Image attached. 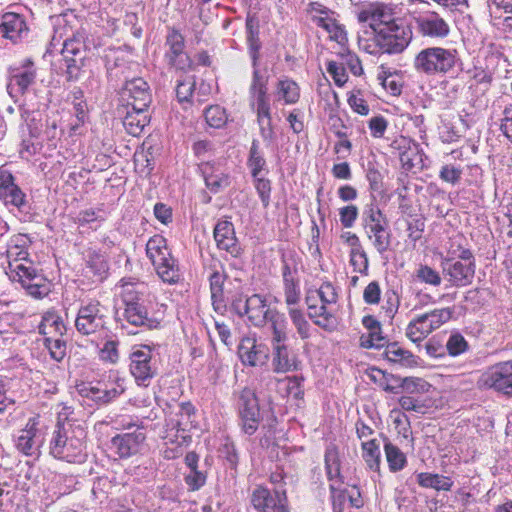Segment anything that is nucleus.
Instances as JSON below:
<instances>
[{
  "mask_svg": "<svg viewBox=\"0 0 512 512\" xmlns=\"http://www.w3.org/2000/svg\"><path fill=\"white\" fill-rule=\"evenodd\" d=\"M339 55L342 59V65L347 66L355 76H360L363 73L361 61L356 54L349 50H344Z\"/></svg>",
  "mask_w": 512,
  "mask_h": 512,
  "instance_id": "obj_57",
  "label": "nucleus"
},
{
  "mask_svg": "<svg viewBox=\"0 0 512 512\" xmlns=\"http://www.w3.org/2000/svg\"><path fill=\"white\" fill-rule=\"evenodd\" d=\"M119 95L124 108L148 109L152 102L150 87L143 78L127 80Z\"/></svg>",
  "mask_w": 512,
  "mask_h": 512,
  "instance_id": "obj_17",
  "label": "nucleus"
},
{
  "mask_svg": "<svg viewBox=\"0 0 512 512\" xmlns=\"http://www.w3.org/2000/svg\"><path fill=\"white\" fill-rule=\"evenodd\" d=\"M124 392V387L121 384H117L116 386L110 389H100L97 387H91L87 396L92 398L98 403L106 404L117 398Z\"/></svg>",
  "mask_w": 512,
  "mask_h": 512,
  "instance_id": "obj_45",
  "label": "nucleus"
},
{
  "mask_svg": "<svg viewBox=\"0 0 512 512\" xmlns=\"http://www.w3.org/2000/svg\"><path fill=\"white\" fill-rule=\"evenodd\" d=\"M202 172L205 184L212 193H218L230 184L229 176L220 164L206 162L202 165Z\"/></svg>",
  "mask_w": 512,
  "mask_h": 512,
  "instance_id": "obj_28",
  "label": "nucleus"
},
{
  "mask_svg": "<svg viewBox=\"0 0 512 512\" xmlns=\"http://www.w3.org/2000/svg\"><path fill=\"white\" fill-rule=\"evenodd\" d=\"M38 329L39 333L45 337H62L66 332V326L61 316L54 310L43 314Z\"/></svg>",
  "mask_w": 512,
  "mask_h": 512,
  "instance_id": "obj_33",
  "label": "nucleus"
},
{
  "mask_svg": "<svg viewBox=\"0 0 512 512\" xmlns=\"http://www.w3.org/2000/svg\"><path fill=\"white\" fill-rule=\"evenodd\" d=\"M416 277L419 281L431 286H439L442 281L440 274L428 265H420L416 271Z\"/></svg>",
  "mask_w": 512,
  "mask_h": 512,
  "instance_id": "obj_50",
  "label": "nucleus"
},
{
  "mask_svg": "<svg viewBox=\"0 0 512 512\" xmlns=\"http://www.w3.org/2000/svg\"><path fill=\"white\" fill-rule=\"evenodd\" d=\"M119 342L108 340L99 351V357L102 361L110 364H116L119 360Z\"/></svg>",
  "mask_w": 512,
  "mask_h": 512,
  "instance_id": "obj_51",
  "label": "nucleus"
},
{
  "mask_svg": "<svg viewBox=\"0 0 512 512\" xmlns=\"http://www.w3.org/2000/svg\"><path fill=\"white\" fill-rule=\"evenodd\" d=\"M29 242V238L24 234L11 238L6 250L8 258L6 274L12 281L19 282L30 296L42 299L50 293L51 284L28 260Z\"/></svg>",
  "mask_w": 512,
  "mask_h": 512,
  "instance_id": "obj_1",
  "label": "nucleus"
},
{
  "mask_svg": "<svg viewBox=\"0 0 512 512\" xmlns=\"http://www.w3.org/2000/svg\"><path fill=\"white\" fill-rule=\"evenodd\" d=\"M399 405L405 411H414L424 414L428 406L424 401L412 396H402L399 398Z\"/></svg>",
  "mask_w": 512,
  "mask_h": 512,
  "instance_id": "obj_59",
  "label": "nucleus"
},
{
  "mask_svg": "<svg viewBox=\"0 0 512 512\" xmlns=\"http://www.w3.org/2000/svg\"><path fill=\"white\" fill-rule=\"evenodd\" d=\"M206 122L213 128H221L227 122V114L224 108L219 105H212L205 110Z\"/></svg>",
  "mask_w": 512,
  "mask_h": 512,
  "instance_id": "obj_47",
  "label": "nucleus"
},
{
  "mask_svg": "<svg viewBox=\"0 0 512 512\" xmlns=\"http://www.w3.org/2000/svg\"><path fill=\"white\" fill-rule=\"evenodd\" d=\"M285 303L288 307L295 306L300 300L299 279L291 278L283 280Z\"/></svg>",
  "mask_w": 512,
  "mask_h": 512,
  "instance_id": "obj_49",
  "label": "nucleus"
},
{
  "mask_svg": "<svg viewBox=\"0 0 512 512\" xmlns=\"http://www.w3.org/2000/svg\"><path fill=\"white\" fill-rule=\"evenodd\" d=\"M387 217L382 213L380 208L373 202L367 204L362 212V225L364 229L388 225Z\"/></svg>",
  "mask_w": 512,
  "mask_h": 512,
  "instance_id": "obj_42",
  "label": "nucleus"
},
{
  "mask_svg": "<svg viewBox=\"0 0 512 512\" xmlns=\"http://www.w3.org/2000/svg\"><path fill=\"white\" fill-rule=\"evenodd\" d=\"M276 96L278 101L287 105L295 104L300 98V88L292 79H280L276 85Z\"/></svg>",
  "mask_w": 512,
  "mask_h": 512,
  "instance_id": "obj_39",
  "label": "nucleus"
},
{
  "mask_svg": "<svg viewBox=\"0 0 512 512\" xmlns=\"http://www.w3.org/2000/svg\"><path fill=\"white\" fill-rule=\"evenodd\" d=\"M324 305L335 304L338 300V293L331 282H324L314 291Z\"/></svg>",
  "mask_w": 512,
  "mask_h": 512,
  "instance_id": "obj_55",
  "label": "nucleus"
},
{
  "mask_svg": "<svg viewBox=\"0 0 512 512\" xmlns=\"http://www.w3.org/2000/svg\"><path fill=\"white\" fill-rule=\"evenodd\" d=\"M164 58L169 67L185 71L191 67L192 61L185 51V39L179 30L169 28L166 35Z\"/></svg>",
  "mask_w": 512,
  "mask_h": 512,
  "instance_id": "obj_18",
  "label": "nucleus"
},
{
  "mask_svg": "<svg viewBox=\"0 0 512 512\" xmlns=\"http://www.w3.org/2000/svg\"><path fill=\"white\" fill-rule=\"evenodd\" d=\"M254 179V187L258 193V196L262 202L264 208H267L270 204L271 194V182L267 178L256 176Z\"/></svg>",
  "mask_w": 512,
  "mask_h": 512,
  "instance_id": "obj_52",
  "label": "nucleus"
},
{
  "mask_svg": "<svg viewBox=\"0 0 512 512\" xmlns=\"http://www.w3.org/2000/svg\"><path fill=\"white\" fill-rule=\"evenodd\" d=\"M144 427L118 434L111 439L112 448L120 458H129L140 453L145 447Z\"/></svg>",
  "mask_w": 512,
  "mask_h": 512,
  "instance_id": "obj_20",
  "label": "nucleus"
},
{
  "mask_svg": "<svg viewBox=\"0 0 512 512\" xmlns=\"http://www.w3.org/2000/svg\"><path fill=\"white\" fill-rule=\"evenodd\" d=\"M419 32L430 38H445L450 33L448 22L436 12H426L416 19Z\"/></svg>",
  "mask_w": 512,
  "mask_h": 512,
  "instance_id": "obj_24",
  "label": "nucleus"
},
{
  "mask_svg": "<svg viewBox=\"0 0 512 512\" xmlns=\"http://www.w3.org/2000/svg\"><path fill=\"white\" fill-rule=\"evenodd\" d=\"M251 504L258 512H288L287 497L284 491L258 486L251 494Z\"/></svg>",
  "mask_w": 512,
  "mask_h": 512,
  "instance_id": "obj_19",
  "label": "nucleus"
},
{
  "mask_svg": "<svg viewBox=\"0 0 512 512\" xmlns=\"http://www.w3.org/2000/svg\"><path fill=\"white\" fill-rule=\"evenodd\" d=\"M457 61L456 49L427 47L415 56L413 67L416 72L427 76L445 75L455 68Z\"/></svg>",
  "mask_w": 512,
  "mask_h": 512,
  "instance_id": "obj_4",
  "label": "nucleus"
},
{
  "mask_svg": "<svg viewBox=\"0 0 512 512\" xmlns=\"http://www.w3.org/2000/svg\"><path fill=\"white\" fill-rule=\"evenodd\" d=\"M195 87V81L192 77H185L177 81L176 96L179 102L189 101Z\"/></svg>",
  "mask_w": 512,
  "mask_h": 512,
  "instance_id": "obj_56",
  "label": "nucleus"
},
{
  "mask_svg": "<svg viewBox=\"0 0 512 512\" xmlns=\"http://www.w3.org/2000/svg\"><path fill=\"white\" fill-rule=\"evenodd\" d=\"M423 315L424 318L427 320L428 324L430 325L431 329L434 331L440 328L443 324H445L451 319L453 315V309L449 307L434 309L432 311L424 313Z\"/></svg>",
  "mask_w": 512,
  "mask_h": 512,
  "instance_id": "obj_46",
  "label": "nucleus"
},
{
  "mask_svg": "<svg viewBox=\"0 0 512 512\" xmlns=\"http://www.w3.org/2000/svg\"><path fill=\"white\" fill-rule=\"evenodd\" d=\"M270 334V343L288 342L289 340V324L284 313L276 308L270 312L267 322L264 326Z\"/></svg>",
  "mask_w": 512,
  "mask_h": 512,
  "instance_id": "obj_27",
  "label": "nucleus"
},
{
  "mask_svg": "<svg viewBox=\"0 0 512 512\" xmlns=\"http://www.w3.org/2000/svg\"><path fill=\"white\" fill-rule=\"evenodd\" d=\"M364 230L366 236L372 242L373 247L379 254L383 255L390 249L392 233L389 228V224L384 226H371Z\"/></svg>",
  "mask_w": 512,
  "mask_h": 512,
  "instance_id": "obj_34",
  "label": "nucleus"
},
{
  "mask_svg": "<svg viewBox=\"0 0 512 512\" xmlns=\"http://www.w3.org/2000/svg\"><path fill=\"white\" fill-rule=\"evenodd\" d=\"M35 78L34 63L30 59H25L19 67L13 69L8 88L14 89L16 86L19 92L24 93L34 83Z\"/></svg>",
  "mask_w": 512,
  "mask_h": 512,
  "instance_id": "obj_29",
  "label": "nucleus"
},
{
  "mask_svg": "<svg viewBox=\"0 0 512 512\" xmlns=\"http://www.w3.org/2000/svg\"><path fill=\"white\" fill-rule=\"evenodd\" d=\"M271 345V365L275 373H287L297 371L301 362L296 353L289 348L287 342H274Z\"/></svg>",
  "mask_w": 512,
  "mask_h": 512,
  "instance_id": "obj_21",
  "label": "nucleus"
},
{
  "mask_svg": "<svg viewBox=\"0 0 512 512\" xmlns=\"http://www.w3.org/2000/svg\"><path fill=\"white\" fill-rule=\"evenodd\" d=\"M213 234L217 247L220 250L226 251L235 258L241 254L242 249L235 236L234 225L232 222L228 220L218 221Z\"/></svg>",
  "mask_w": 512,
  "mask_h": 512,
  "instance_id": "obj_23",
  "label": "nucleus"
},
{
  "mask_svg": "<svg viewBox=\"0 0 512 512\" xmlns=\"http://www.w3.org/2000/svg\"><path fill=\"white\" fill-rule=\"evenodd\" d=\"M231 307L233 311L240 317L246 316L249 322L259 328H263L267 322V317L274 308H271L267 302V298L261 294H253L251 296H236Z\"/></svg>",
  "mask_w": 512,
  "mask_h": 512,
  "instance_id": "obj_9",
  "label": "nucleus"
},
{
  "mask_svg": "<svg viewBox=\"0 0 512 512\" xmlns=\"http://www.w3.org/2000/svg\"><path fill=\"white\" fill-rule=\"evenodd\" d=\"M363 459L367 466L373 471H379L381 462L380 447L375 439L362 442Z\"/></svg>",
  "mask_w": 512,
  "mask_h": 512,
  "instance_id": "obj_43",
  "label": "nucleus"
},
{
  "mask_svg": "<svg viewBox=\"0 0 512 512\" xmlns=\"http://www.w3.org/2000/svg\"><path fill=\"white\" fill-rule=\"evenodd\" d=\"M327 72L332 76L335 84L339 87H342L348 80L342 63L339 64L335 61H329L327 63Z\"/></svg>",
  "mask_w": 512,
  "mask_h": 512,
  "instance_id": "obj_63",
  "label": "nucleus"
},
{
  "mask_svg": "<svg viewBox=\"0 0 512 512\" xmlns=\"http://www.w3.org/2000/svg\"><path fill=\"white\" fill-rule=\"evenodd\" d=\"M238 355L245 365L261 366L269 360V348L254 338L245 337L238 346Z\"/></svg>",
  "mask_w": 512,
  "mask_h": 512,
  "instance_id": "obj_22",
  "label": "nucleus"
},
{
  "mask_svg": "<svg viewBox=\"0 0 512 512\" xmlns=\"http://www.w3.org/2000/svg\"><path fill=\"white\" fill-rule=\"evenodd\" d=\"M443 273L452 286L464 287L472 283L475 275V259L469 249L460 251L457 258L442 261Z\"/></svg>",
  "mask_w": 512,
  "mask_h": 512,
  "instance_id": "obj_10",
  "label": "nucleus"
},
{
  "mask_svg": "<svg viewBox=\"0 0 512 512\" xmlns=\"http://www.w3.org/2000/svg\"><path fill=\"white\" fill-rule=\"evenodd\" d=\"M25 29V22L16 13H6L0 23V34L12 41H16Z\"/></svg>",
  "mask_w": 512,
  "mask_h": 512,
  "instance_id": "obj_35",
  "label": "nucleus"
},
{
  "mask_svg": "<svg viewBox=\"0 0 512 512\" xmlns=\"http://www.w3.org/2000/svg\"><path fill=\"white\" fill-rule=\"evenodd\" d=\"M104 308L98 300L82 302L75 319V328L82 335H91L105 327Z\"/></svg>",
  "mask_w": 512,
  "mask_h": 512,
  "instance_id": "obj_14",
  "label": "nucleus"
},
{
  "mask_svg": "<svg viewBox=\"0 0 512 512\" xmlns=\"http://www.w3.org/2000/svg\"><path fill=\"white\" fill-rule=\"evenodd\" d=\"M363 326L367 329V334L360 337V345L364 348H381L385 345V338L382 336L381 324L373 316H364L362 319Z\"/></svg>",
  "mask_w": 512,
  "mask_h": 512,
  "instance_id": "obj_30",
  "label": "nucleus"
},
{
  "mask_svg": "<svg viewBox=\"0 0 512 512\" xmlns=\"http://www.w3.org/2000/svg\"><path fill=\"white\" fill-rule=\"evenodd\" d=\"M123 126L126 132L132 136H139L150 122L148 109L125 108Z\"/></svg>",
  "mask_w": 512,
  "mask_h": 512,
  "instance_id": "obj_31",
  "label": "nucleus"
},
{
  "mask_svg": "<svg viewBox=\"0 0 512 512\" xmlns=\"http://www.w3.org/2000/svg\"><path fill=\"white\" fill-rule=\"evenodd\" d=\"M86 431L70 421L58 422L49 441V453L68 463H82L86 458Z\"/></svg>",
  "mask_w": 512,
  "mask_h": 512,
  "instance_id": "obj_2",
  "label": "nucleus"
},
{
  "mask_svg": "<svg viewBox=\"0 0 512 512\" xmlns=\"http://www.w3.org/2000/svg\"><path fill=\"white\" fill-rule=\"evenodd\" d=\"M247 166L252 177L258 176L266 167L264 153L261 150L260 143L257 139H253L251 142L249 156L247 159Z\"/></svg>",
  "mask_w": 512,
  "mask_h": 512,
  "instance_id": "obj_41",
  "label": "nucleus"
},
{
  "mask_svg": "<svg viewBox=\"0 0 512 512\" xmlns=\"http://www.w3.org/2000/svg\"><path fill=\"white\" fill-rule=\"evenodd\" d=\"M58 46L61 47L59 51L66 65L65 73L67 80H78L86 54L83 35L80 33L74 34L73 37L67 38L63 42L54 36L48 48V52L54 53L58 51Z\"/></svg>",
  "mask_w": 512,
  "mask_h": 512,
  "instance_id": "obj_7",
  "label": "nucleus"
},
{
  "mask_svg": "<svg viewBox=\"0 0 512 512\" xmlns=\"http://www.w3.org/2000/svg\"><path fill=\"white\" fill-rule=\"evenodd\" d=\"M105 220V212L102 208H89L80 211L76 218L75 222L79 225L89 224L94 221H104Z\"/></svg>",
  "mask_w": 512,
  "mask_h": 512,
  "instance_id": "obj_53",
  "label": "nucleus"
},
{
  "mask_svg": "<svg viewBox=\"0 0 512 512\" xmlns=\"http://www.w3.org/2000/svg\"><path fill=\"white\" fill-rule=\"evenodd\" d=\"M358 21L367 23L374 33L379 32L383 27H392L394 24L402 23L404 20L396 16L394 9L383 3H371L363 8L357 15Z\"/></svg>",
  "mask_w": 512,
  "mask_h": 512,
  "instance_id": "obj_15",
  "label": "nucleus"
},
{
  "mask_svg": "<svg viewBox=\"0 0 512 512\" xmlns=\"http://www.w3.org/2000/svg\"><path fill=\"white\" fill-rule=\"evenodd\" d=\"M462 169L454 165H443L439 172V178L447 183L456 184L460 181Z\"/></svg>",
  "mask_w": 512,
  "mask_h": 512,
  "instance_id": "obj_62",
  "label": "nucleus"
},
{
  "mask_svg": "<svg viewBox=\"0 0 512 512\" xmlns=\"http://www.w3.org/2000/svg\"><path fill=\"white\" fill-rule=\"evenodd\" d=\"M384 355L388 361L405 367H412L417 364L416 357L397 342L389 343L385 348Z\"/></svg>",
  "mask_w": 512,
  "mask_h": 512,
  "instance_id": "obj_36",
  "label": "nucleus"
},
{
  "mask_svg": "<svg viewBox=\"0 0 512 512\" xmlns=\"http://www.w3.org/2000/svg\"><path fill=\"white\" fill-rule=\"evenodd\" d=\"M412 31L405 22L394 24L392 27H383L377 34V41L383 53H401L409 44Z\"/></svg>",
  "mask_w": 512,
  "mask_h": 512,
  "instance_id": "obj_16",
  "label": "nucleus"
},
{
  "mask_svg": "<svg viewBox=\"0 0 512 512\" xmlns=\"http://www.w3.org/2000/svg\"><path fill=\"white\" fill-rule=\"evenodd\" d=\"M44 344L55 361L60 362L66 356V342L61 337H45Z\"/></svg>",
  "mask_w": 512,
  "mask_h": 512,
  "instance_id": "obj_48",
  "label": "nucleus"
},
{
  "mask_svg": "<svg viewBox=\"0 0 512 512\" xmlns=\"http://www.w3.org/2000/svg\"><path fill=\"white\" fill-rule=\"evenodd\" d=\"M25 197L22 190L14 183L13 175L0 168V200L5 205L10 204L20 208L25 204Z\"/></svg>",
  "mask_w": 512,
  "mask_h": 512,
  "instance_id": "obj_25",
  "label": "nucleus"
},
{
  "mask_svg": "<svg viewBox=\"0 0 512 512\" xmlns=\"http://www.w3.org/2000/svg\"><path fill=\"white\" fill-rule=\"evenodd\" d=\"M384 452L391 472L401 471L407 465L406 455L398 446L394 445L387 439L384 443Z\"/></svg>",
  "mask_w": 512,
  "mask_h": 512,
  "instance_id": "obj_40",
  "label": "nucleus"
},
{
  "mask_svg": "<svg viewBox=\"0 0 512 512\" xmlns=\"http://www.w3.org/2000/svg\"><path fill=\"white\" fill-rule=\"evenodd\" d=\"M288 315L302 340L308 339L311 336V326L304 313L300 310L291 306L288 308Z\"/></svg>",
  "mask_w": 512,
  "mask_h": 512,
  "instance_id": "obj_44",
  "label": "nucleus"
},
{
  "mask_svg": "<svg viewBox=\"0 0 512 512\" xmlns=\"http://www.w3.org/2000/svg\"><path fill=\"white\" fill-rule=\"evenodd\" d=\"M480 389H493L512 396V361L500 362L489 367L477 380Z\"/></svg>",
  "mask_w": 512,
  "mask_h": 512,
  "instance_id": "obj_12",
  "label": "nucleus"
},
{
  "mask_svg": "<svg viewBox=\"0 0 512 512\" xmlns=\"http://www.w3.org/2000/svg\"><path fill=\"white\" fill-rule=\"evenodd\" d=\"M129 359V370L136 383L141 386H148L158 370L150 346L141 345L135 348L131 352Z\"/></svg>",
  "mask_w": 512,
  "mask_h": 512,
  "instance_id": "obj_11",
  "label": "nucleus"
},
{
  "mask_svg": "<svg viewBox=\"0 0 512 512\" xmlns=\"http://www.w3.org/2000/svg\"><path fill=\"white\" fill-rule=\"evenodd\" d=\"M111 487V482L108 480V478H97L93 483L91 493L97 502L102 503L105 499H107L109 493L108 490Z\"/></svg>",
  "mask_w": 512,
  "mask_h": 512,
  "instance_id": "obj_58",
  "label": "nucleus"
},
{
  "mask_svg": "<svg viewBox=\"0 0 512 512\" xmlns=\"http://www.w3.org/2000/svg\"><path fill=\"white\" fill-rule=\"evenodd\" d=\"M47 431L46 420L40 415H34L14 436V447L24 456L37 458L41 454Z\"/></svg>",
  "mask_w": 512,
  "mask_h": 512,
  "instance_id": "obj_6",
  "label": "nucleus"
},
{
  "mask_svg": "<svg viewBox=\"0 0 512 512\" xmlns=\"http://www.w3.org/2000/svg\"><path fill=\"white\" fill-rule=\"evenodd\" d=\"M325 468L330 481V490L334 512H343L346 503L351 507L362 506L360 492L356 487H346L340 475L339 453L334 445L327 447L325 452Z\"/></svg>",
  "mask_w": 512,
  "mask_h": 512,
  "instance_id": "obj_3",
  "label": "nucleus"
},
{
  "mask_svg": "<svg viewBox=\"0 0 512 512\" xmlns=\"http://www.w3.org/2000/svg\"><path fill=\"white\" fill-rule=\"evenodd\" d=\"M146 254L163 282L175 284L180 281L178 261L172 256L163 236L154 235L148 240Z\"/></svg>",
  "mask_w": 512,
  "mask_h": 512,
  "instance_id": "obj_5",
  "label": "nucleus"
},
{
  "mask_svg": "<svg viewBox=\"0 0 512 512\" xmlns=\"http://www.w3.org/2000/svg\"><path fill=\"white\" fill-rule=\"evenodd\" d=\"M417 483L423 488H431L437 491H450L454 484L448 476L427 472L417 474Z\"/></svg>",
  "mask_w": 512,
  "mask_h": 512,
  "instance_id": "obj_37",
  "label": "nucleus"
},
{
  "mask_svg": "<svg viewBox=\"0 0 512 512\" xmlns=\"http://www.w3.org/2000/svg\"><path fill=\"white\" fill-rule=\"evenodd\" d=\"M358 215V208L352 204L339 209L340 222L345 228L353 227L358 218Z\"/></svg>",
  "mask_w": 512,
  "mask_h": 512,
  "instance_id": "obj_60",
  "label": "nucleus"
},
{
  "mask_svg": "<svg viewBox=\"0 0 512 512\" xmlns=\"http://www.w3.org/2000/svg\"><path fill=\"white\" fill-rule=\"evenodd\" d=\"M121 300L123 311L117 312V320L121 322L122 328H126L125 323L134 327L151 326V320L148 318V312L143 305L142 293L132 283L122 285Z\"/></svg>",
  "mask_w": 512,
  "mask_h": 512,
  "instance_id": "obj_8",
  "label": "nucleus"
},
{
  "mask_svg": "<svg viewBox=\"0 0 512 512\" xmlns=\"http://www.w3.org/2000/svg\"><path fill=\"white\" fill-rule=\"evenodd\" d=\"M468 344L461 334H453L449 337L446 348L450 355L457 356L467 350Z\"/></svg>",
  "mask_w": 512,
  "mask_h": 512,
  "instance_id": "obj_61",
  "label": "nucleus"
},
{
  "mask_svg": "<svg viewBox=\"0 0 512 512\" xmlns=\"http://www.w3.org/2000/svg\"><path fill=\"white\" fill-rule=\"evenodd\" d=\"M109 267L106 256L100 251L91 250L87 254L85 273L94 281H103L108 275Z\"/></svg>",
  "mask_w": 512,
  "mask_h": 512,
  "instance_id": "obj_32",
  "label": "nucleus"
},
{
  "mask_svg": "<svg viewBox=\"0 0 512 512\" xmlns=\"http://www.w3.org/2000/svg\"><path fill=\"white\" fill-rule=\"evenodd\" d=\"M267 85L268 78L256 66L253 70L252 81L249 87V96L257 95L258 93H268Z\"/></svg>",
  "mask_w": 512,
  "mask_h": 512,
  "instance_id": "obj_54",
  "label": "nucleus"
},
{
  "mask_svg": "<svg viewBox=\"0 0 512 512\" xmlns=\"http://www.w3.org/2000/svg\"><path fill=\"white\" fill-rule=\"evenodd\" d=\"M433 330L428 324L424 315H418L413 318L407 325L405 335L414 343H420L423 341Z\"/></svg>",
  "mask_w": 512,
  "mask_h": 512,
  "instance_id": "obj_38",
  "label": "nucleus"
},
{
  "mask_svg": "<svg viewBox=\"0 0 512 512\" xmlns=\"http://www.w3.org/2000/svg\"><path fill=\"white\" fill-rule=\"evenodd\" d=\"M238 414L242 431L253 435L263 421L259 402L253 390L245 388L238 399Z\"/></svg>",
  "mask_w": 512,
  "mask_h": 512,
  "instance_id": "obj_13",
  "label": "nucleus"
},
{
  "mask_svg": "<svg viewBox=\"0 0 512 512\" xmlns=\"http://www.w3.org/2000/svg\"><path fill=\"white\" fill-rule=\"evenodd\" d=\"M350 264L356 272L364 273L367 271L369 263L363 248L356 251H350Z\"/></svg>",
  "mask_w": 512,
  "mask_h": 512,
  "instance_id": "obj_64",
  "label": "nucleus"
},
{
  "mask_svg": "<svg viewBox=\"0 0 512 512\" xmlns=\"http://www.w3.org/2000/svg\"><path fill=\"white\" fill-rule=\"evenodd\" d=\"M314 296L308 292L305 302L308 308V316L313 323L326 331H333L337 327L336 317L327 309V305L322 303L320 306L311 303Z\"/></svg>",
  "mask_w": 512,
  "mask_h": 512,
  "instance_id": "obj_26",
  "label": "nucleus"
}]
</instances>
